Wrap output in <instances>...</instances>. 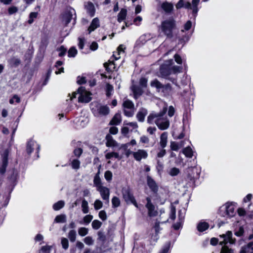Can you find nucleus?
<instances>
[{"mask_svg":"<svg viewBox=\"0 0 253 253\" xmlns=\"http://www.w3.org/2000/svg\"><path fill=\"white\" fill-rule=\"evenodd\" d=\"M209 228V225L207 222L201 221L197 225V229L199 232H203Z\"/></svg>","mask_w":253,"mask_h":253,"instance_id":"nucleus-24","label":"nucleus"},{"mask_svg":"<svg viewBox=\"0 0 253 253\" xmlns=\"http://www.w3.org/2000/svg\"><path fill=\"white\" fill-rule=\"evenodd\" d=\"M84 242L87 245H91L93 243V240L90 236H87L84 239Z\"/></svg>","mask_w":253,"mask_h":253,"instance_id":"nucleus-56","label":"nucleus"},{"mask_svg":"<svg viewBox=\"0 0 253 253\" xmlns=\"http://www.w3.org/2000/svg\"><path fill=\"white\" fill-rule=\"evenodd\" d=\"M147 203L145 205L146 208L148 210V214L150 217H155L157 215L158 212L155 210L154 205L152 203V198L148 197L146 198Z\"/></svg>","mask_w":253,"mask_h":253,"instance_id":"nucleus-8","label":"nucleus"},{"mask_svg":"<svg viewBox=\"0 0 253 253\" xmlns=\"http://www.w3.org/2000/svg\"><path fill=\"white\" fill-rule=\"evenodd\" d=\"M93 183H94V185L96 187L97 190L98 189L100 188V187H101L103 186L102 185L101 181L100 178L99 177V174H97L95 176V177L94 178V180H93Z\"/></svg>","mask_w":253,"mask_h":253,"instance_id":"nucleus-28","label":"nucleus"},{"mask_svg":"<svg viewBox=\"0 0 253 253\" xmlns=\"http://www.w3.org/2000/svg\"><path fill=\"white\" fill-rule=\"evenodd\" d=\"M98 45L97 42H94L91 43L90 46V49L92 51H95L97 49Z\"/></svg>","mask_w":253,"mask_h":253,"instance_id":"nucleus-63","label":"nucleus"},{"mask_svg":"<svg viewBox=\"0 0 253 253\" xmlns=\"http://www.w3.org/2000/svg\"><path fill=\"white\" fill-rule=\"evenodd\" d=\"M222 240L220 241L219 244L222 245L223 244H226L228 243L230 244H233L235 242V240L232 238V233L231 231H227L225 234H222L220 236Z\"/></svg>","mask_w":253,"mask_h":253,"instance_id":"nucleus-10","label":"nucleus"},{"mask_svg":"<svg viewBox=\"0 0 253 253\" xmlns=\"http://www.w3.org/2000/svg\"><path fill=\"white\" fill-rule=\"evenodd\" d=\"M184 145L183 141H181L179 143L172 141L170 142V147L172 150L177 151L179 149Z\"/></svg>","mask_w":253,"mask_h":253,"instance_id":"nucleus-27","label":"nucleus"},{"mask_svg":"<svg viewBox=\"0 0 253 253\" xmlns=\"http://www.w3.org/2000/svg\"><path fill=\"white\" fill-rule=\"evenodd\" d=\"M175 26L174 20L169 19L163 21L160 26V29L168 37H172V32Z\"/></svg>","mask_w":253,"mask_h":253,"instance_id":"nucleus-2","label":"nucleus"},{"mask_svg":"<svg viewBox=\"0 0 253 253\" xmlns=\"http://www.w3.org/2000/svg\"><path fill=\"white\" fill-rule=\"evenodd\" d=\"M106 139L107 141L106 145L107 147H115L117 146V142L113 139V137L110 135H107Z\"/></svg>","mask_w":253,"mask_h":253,"instance_id":"nucleus-23","label":"nucleus"},{"mask_svg":"<svg viewBox=\"0 0 253 253\" xmlns=\"http://www.w3.org/2000/svg\"><path fill=\"white\" fill-rule=\"evenodd\" d=\"M105 158L106 159H111L113 158L118 159L119 160L121 159L118 153L114 152L107 153L105 155Z\"/></svg>","mask_w":253,"mask_h":253,"instance_id":"nucleus-31","label":"nucleus"},{"mask_svg":"<svg viewBox=\"0 0 253 253\" xmlns=\"http://www.w3.org/2000/svg\"><path fill=\"white\" fill-rule=\"evenodd\" d=\"M244 230L243 227H240L239 230L235 232V235L237 236L240 237L243 235Z\"/></svg>","mask_w":253,"mask_h":253,"instance_id":"nucleus-61","label":"nucleus"},{"mask_svg":"<svg viewBox=\"0 0 253 253\" xmlns=\"http://www.w3.org/2000/svg\"><path fill=\"white\" fill-rule=\"evenodd\" d=\"M124 125L125 126H129L131 127L130 130L132 131L133 129H136L138 127V125L136 122H130L127 123L126 122H125L124 123Z\"/></svg>","mask_w":253,"mask_h":253,"instance_id":"nucleus-39","label":"nucleus"},{"mask_svg":"<svg viewBox=\"0 0 253 253\" xmlns=\"http://www.w3.org/2000/svg\"><path fill=\"white\" fill-rule=\"evenodd\" d=\"M168 133L167 132H164L160 136L159 144L162 148H164L167 146L168 142Z\"/></svg>","mask_w":253,"mask_h":253,"instance_id":"nucleus-20","label":"nucleus"},{"mask_svg":"<svg viewBox=\"0 0 253 253\" xmlns=\"http://www.w3.org/2000/svg\"><path fill=\"white\" fill-rule=\"evenodd\" d=\"M122 194L123 198L127 204H132L135 207L138 208V205L128 188H123Z\"/></svg>","mask_w":253,"mask_h":253,"instance_id":"nucleus-5","label":"nucleus"},{"mask_svg":"<svg viewBox=\"0 0 253 253\" xmlns=\"http://www.w3.org/2000/svg\"><path fill=\"white\" fill-rule=\"evenodd\" d=\"M97 190L99 192L102 199L107 201V203H109L110 196V190L109 188L105 186H102Z\"/></svg>","mask_w":253,"mask_h":253,"instance_id":"nucleus-13","label":"nucleus"},{"mask_svg":"<svg viewBox=\"0 0 253 253\" xmlns=\"http://www.w3.org/2000/svg\"><path fill=\"white\" fill-rule=\"evenodd\" d=\"M79 96L78 97L79 102L82 103H88L91 99V93L85 90L83 87H80L78 90Z\"/></svg>","mask_w":253,"mask_h":253,"instance_id":"nucleus-6","label":"nucleus"},{"mask_svg":"<svg viewBox=\"0 0 253 253\" xmlns=\"http://www.w3.org/2000/svg\"><path fill=\"white\" fill-rule=\"evenodd\" d=\"M85 7L90 16L92 17L94 15L95 9L93 3L90 2H87L85 4Z\"/></svg>","mask_w":253,"mask_h":253,"instance_id":"nucleus-19","label":"nucleus"},{"mask_svg":"<svg viewBox=\"0 0 253 253\" xmlns=\"http://www.w3.org/2000/svg\"><path fill=\"white\" fill-rule=\"evenodd\" d=\"M253 242L249 243L246 245L243 246L240 253H253Z\"/></svg>","mask_w":253,"mask_h":253,"instance_id":"nucleus-18","label":"nucleus"},{"mask_svg":"<svg viewBox=\"0 0 253 253\" xmlns=\"http://www.w3.org/2000/svg\"><path fill=\"white\" fill-rule=\"evenodd\" d=\"M121 115L120 114L118 113L114 116L110 124L112 125H117L121 123Z\"/></svg>","mask_w":253,"mask_h":253,"instance_id":"nucleus-26","label":"nucleus"},{"mask_svg":"<svg viewBox=\"0 0 253 253\" xmlns=\"http://www.w3.org/2000/svg\"><path fill=\"white\" fill-rule=\"evenodd\" d=\"M134 159L137 161H140L142 159H146L148 157L147 152L143 149H138L132 152Z\"/></svg>","mask_w":253,"mask_h":253,"instance_id":"nucleus-11","label":"nucleus"},{"mask_svg":"<svg viewBox=\"0 0 253 253\" xmlns=\"http://www.w3.org/2000/svg\"><path fill=\"white\" fill-rule=\"evenodd\" d=\"M126 10L125 9H122L118 14V20L119 22L123 21L126 16Z\"/></svg>","mask_w":253,"mask_h":253,"instance_id":"nucleus-29","label":"nucleus"},{"mask_svg":"<svg viewBox=\"0 0 253 253\" xmlns=\"http://www.w3.org/2000/svg\"><path fill=\"white\" fill-rule=\"evenodd\" d=\"M113 207L117 208L120 205V200L117 197H114L112 199Z\"/></svg>","mask_w":253,"mask_h":253,"instance_id":"nucleus-41","label":"nucleus"},{"mask_svg":"<svg viewBox=\"0 0 253 253\" xmlns=\"http://www.w3.org/2000/svg\"><path fill=\"white\" fill-rule=\"evenodd\" d=\"M147 114V111L146 109L142 108L141 109L136 115L137 120L139 122H143L145 116Z\"/></svg>","mask_w":253,"mask_h":253,"instance_id":"nucleus-21","label":"nucleus"},{"mask_svg":"<svg viewBox=\"0 0 253 253\" xmlns=\"http://www.w3.org/2000/svg\"><path fill=\"white\" fill-rule=\"evenodd\" d=\"M79 234L81 236H84L88 233V229L85 227H81L78 229Z\"/></svg>","mask_w":253,"mask_h":253,"instance_id":"nucleus-46","label":"nucleus"},{"mask_svg":"<svg viewBox=\"0 0 253 253\" xmlns=\"http://www.w3.org/2000/svg\"><path fill=\"white\" fill-rule=\"evenodd\" d=\"M113 91V87L110 84H107L106 85V95L107 96H110Z\"/></svg>","mask_w":253,"mask_h":253,"instance_id":"nucleus-51","label":"nucleus"},{"mask_svg":"<svg viewBox=\"0 0 253 253\" xmlns=\"http://www.w3.org/2000/svg\"><path fill=\"white\" fill-rule=\"evenodd\" d=\"M73 11H67L65 12L62 15V22L65 25H67L70 22L72 16H73Z\"/></svg>","mask_w":253,"mask_h":253,"instance_id":"nucleus-17","label":"nucleus"},{"mask_svg":"<svg viewBox=\"0 0 253 253\" xmlns=\"http://www.w3.org/2000/svg\"><path fill=\"white\" fill-rule=\"evenodd\" d=\"M20 101V98L17 95H15L11 99H10L9 103L11 104H13L15 102L17 103H19Z\"/></svg>","mask_w":253,"mask_h":253,"instance_id":"nucleus-58","label":"nucleus"},{"mask_svg":"<svg viewBox=\"0 0 253 253\" xmlns=\"http://www.w3.org/2000/svg\"><path fill=\"white\" fill-rule=\"evenodd\" d=\"M93 205L94 209L96 210L101 209L103 206V203L100 200H96Z\"/></svg>","mask_w":253,"mask_h":253,"instance_id":"nucleus-43","label":"nucleus"},{"mask_svg":"<svg viewBox=\"0 0 253 253\" xmlns=\"http://www.w3.org/2000/svg\"><path fill=\"white\" fill-rule=\"evenodd\" d=\"M38 13L37 12H31L29 14V19L28 21V23L29 24H32L35 19H36L38 17Z\"/></svg>","mask_w":253,"mask_h":253,"instance_id":"nucleus-35","label":"nucleus"},{"mask_svg":"<svg viewBox=\"0 0 253 253\" xmlns=\"http://www.w3.org/2000/svg\"><path fill=\"white\" fill-rule=\"evenodd\" d=\"M179 169L176 168H173L171 169L169 172V173L171 176L177 175L179 173Z\"/></svg>","mask_w":253,"mask_h":253,"instance_id":"nucleus-48","label":"nucleus"},{"mask_svg":"<svg viewBox=\"0 0 253 253\" xmlns=\"http://www.w3.org/2000/svg\"><path fill=\"white\" fill-rule=\"evenodd\" d=\"M98 215H99V218L103 220H105L107 219L106 213L103 210L99 211Z\"/></svg>","mask_w":253,"mask_h":253,"instance_id":"nucleus-59","label":"nucleus"},{"mask_svg":"<svg viewBox=\"0 0 253 253\" xmlns=\"http://www.w3.org/2000/svg\"><path fill=\"white\" fill-rule=\"evenodd\" d=\"M183 153L186 157L192 158L193 156V152L190 147H187L183 150Z\"/></svg>","mask_w":253,"mask_h":253,"instance_id":"nucleus-32","label":"nucleus"},{"mask_svg":"<svg viewBox=\"0 0 253 253\" xmlns=\"http://www.w3.org/2000/svg\"><path fill=\"white\" fill-rule=\"evenodd\" d=\"M147 185L149 188L155 193L158 190V186L156 182L150 176L147 178Z\"/></svg>","mask_w":253,"mask_h":253,"instance_id":"nucleus-14","label":"nucleus"},{"mask_svg":"<svg viewBox=\"0 0 253 253\" xmlns=\"http://www.w3.org/2000/svg\"><path fill=\"white\" fill-rule=\"evenodd\" d=\"M101 225L102 223L98 220H94L91 224L92 228L95 230L98 229Z\"/></svg>","mask_w":253,"mask_h":253,"instance_id":"nucleus-38","label":"nucleus"},{"mask_svg":"<svg viewBox=\"0 0 253 253\" xmlns=\"http://www.w3.org/2000/svg\"><path fill=\"white\" fill-rule=\"evenodd\" d=\"M131 89L134 93L135 98H137L140 95L142 92L141 89L135 86H132Z\"/></svg>","mask_w":253,"mask_h":253,"instance_id":"nucleus-34","label":"nucleus"},{"mask_svg":"<svg viewBox=\"0 0 253 253\" xmlns=\"http://www.w3.org/2000/svg\"><path fill=\"white\" fill-rule=\"evenodd\" d=\"M61 244L63 249L67 250L69 247L68 241L66 238H63L61 239Z\"/></svg>","mask_w":253,"mask_h":253,"instance_id":"nucleus-54","label":"nucleus"},{"mask_svg":"<svg viewBox=\"0 0 253 253\" xmlns=\"http://www.w3.org/2000/svg\"><path fill=\"white\" fill-rule=\"evenodd\" d=\"M52 249V246L46 245L43 246L41 249L40 252L42 253H50Z\"/></svg>","mask_w":253,"mask_h":253,"instance_id":"nucleus-40","label":"nucleus"},{"mask_svg":"<svg viewBox=\"0 0 253 253\" xmlns=\"http://www.w3.org/2000/svg\"><path fill=\"white\" fill-rule=\"evenodd\" d=\"M175 212H176V209L173 206H171V209H170V214L169 215L170 218L174 220L175 218Z\"/></svg>","mask_w":253,"mask_h":253,"instance_id":"nucleus-55","label":"nucleus"},{"mask_svg":"<svg viewBox=\"0 0 253 253\" xmlns=\"http://www.w3.org/2000/svg\"><path fill=\"white\" fill-rule=\"evenodd\" d=\"M100 26L99 20L97 18H94L92 20L91 24L88 27L87 31L88 33L90 34L92 31H94L96 28Z\"/></svg>","mask_w":253,"mask_h":253,"instance_id":"nucleus-15","label":"nucleus"},{"mask_svg":"<svg viewBox=\"0 0 253 253\" xmlns=\"http://www.w3.org/2000/svg\"><path fill=\"white\" fill-rule=\"evenodd\" d=\"M163 110L159 113H152L150 114L147 118V122L150 124L154 123L156 124L158 127L161 130H166L169 127V122L166 118L163 116L165 114L167 110V105L163 103Z\"/></svg>","mask_w":253,"mask_h":253,"instance_id":"nucleus-1","label":"nucleus"},{"mask_svg":"<svg viewBox=\"0 0 253 253\" xmlns=\"http://www.w3.org/2000/svg\"><path fill=\"white\" fill-rule=\"evenodd\" d=\"M115 64L112 61H109L108 63H105L104 64V66L106 68L107 70H112V69H115Z\"/></svg>","mask_w":253,"mask_h":253,"instance_id":"nucleus-47","label":"nucleus"},{"mask_svg":"<svg viewBox=\"0 0 253 253\" xmlns=\"http://www.w3.org/2000/svg\"><path fill=\"white\" fill-rule=\"evenodd\" d=\"M82 209L84 213H87L89 211L88 202L84 199L82 202Z\"/></svg>","mask_w":253,"mask_h":253,"instance_id":"nucleus-33","label":"nucleus"},{"mask_svg":"<svg viewBox=\"0 0 253 253\" xmlns=\"http://www.w3.org/2000/svg\"><path fill=\"white\" fill-rule=\"evenodd\" d=\"M66 221V216L64 214L57 215L55 218V222L57 223H64Z\"/></svg>","mask_w":253,"mask_h":253,"instance_id":"nucleus-37","label":"nucleus"},{"mask_svg":"<svg viewBox=\"0 0 253 253\" xmlns=\"http://www.w3.org/2000/svg\"><path fill=\"white\" fill-rule=\"evenodd\" d=\"M76 232L75 230H71L69 232L68 237L71 242H74L76 240Z\"/></svg>","mask_w":253,"mask_h":253,"instance_id":"nucleus-45","label":"nucleus"},{"mask_svg":"<svg viewBox=\"0 0 253 253\" xmlns=\"http://www.w3.org/2000/svg\"><path fill=\"white\" fill-rule=\"evenodd\" d=\"M91 110L97 117L105 116L109 112V109L106 106H102L97 102H93L91 104Z\"/></svg>","mask_w":253,"mask_h":253,"instance_id":"nucleus-4","label":"nucleus"},{"mask_svg":"<svg viewBox=\"0 0 253 253\" xmlns=\"http://www.w3.org/2000/svg\"><path fill=\"white\" fill-rule=\"evenodd\" d=\"M36 148L39 151L40 149L39 145L36 142L33 140H31L28 142L27 146V151L28 153H31L33 150Z\"/></svg>","mask_w":253,"mask_h":253,"instance_id":"nucleus-16","label":"nucleus"},{"mask_svg":"<svg viewBox=\"0 0 253 253\" xmlns=\"http://www.w3.org/2000/svg\"><path fill=\"white\" fill-rule=\"evenodd\" d=\"M165 65L162 66L160 69V72L162 75L164 76H168L171 73H176L181 71L182 68L180 66H174L172 67L170 71H166V68H165Z\"/></svg>","mask_w":253,"mask_h":253,"instance_id":"nucleus-12","label":"nucleus"},{"mask_svg":"<svg viewBox=\"0 0 253 253\" xmlns=\"http://www.w3.org/2000/svg\"><path fill=\"white\" fill-rule=\"evenodd\" d=\"M192 26V23L190 21H188L184 26V30H182V32H184V31H188L189 30Z\"/></svg>","mask_w":253,"mask_h":253,"instance_id":"nucleus-60","label":"nucleus"},{"mask_svg":"<svg viewBox=\"0 0 253 253\" xmlns=\"http://www.w3.org/2000/svg\"><path fill=\"white\" fill-rule=\"evenodd\" d=\"M220 253H234L233 251L229 249L226 246L222 247Z\"/></svg>","mask_w":253,"mask_h":253,"instance_id":"nucleus-57","label":"nucleus"},{"mask_svg":"<svg viewBox=\"0 0 253 253\" xmlns=\"http://www.w3.org/2000/svg\"><path fill=\"white\" fill-rule=\"evenodd\" d=\"M64 205L65 203L63 201H59L53 205V208L54 210L58 211L62 208Z\"/></svg>","mask_w":253,"mask_h":253,"instance_id":"nucleus-36","label":"nucleus"},{"mask_svg":"<svg viewBox=\"0 0 253 253\" xmlns=\"http://www.w3.org/2000/svg\"><path fill=\"white\" fill-rule=\"evenodd\" d=\"M129 128L126 126L123 127L121 129V132H122V134H123L124 135H126L127 134H128V133L129 132Z\"/></svg>","mask_w":253,"mask_h":253,"instance_id":"nucleus-62","label":"nucleus"},{"mask_svg":"<svg viewBox=\"0 0 253 253\" xmlns=\"http://www.w3.org/2000/svg\"><path fill=\"white\" fill-rule=\"evenodd\" d=\"M93 219V216L90 214L86 215L83 218L84 222L85 224H89Z\"/></svg>","mask_w":253,"mask_h":253,"instance_id":"nucleus-50","label":"nucleus"},{"mask_svg":"<svg viewBox=\"0 0 253 253\" xmlns=\"http://www.w3.org/2000/svg\"><path fill=\"white\" fill-rule=\"evenodd\" d=\"M151 86L160 89L162 87V84L157 80H155L151 82Z\"/></svg>","mask_w":253,"mask_h":253,"instance_id":"nucleus-42","label":"nucleus"},{"mask_svg":"<svg viewBox=\"0 0 253 253\" xmlns=\"http://www.w3.org/2000/svg\"><path fill=\"white\" fill-rule=\"evenodd\" d=\"M7 156H8L7 152H5L4 154L2 166L0 170L1 173H4L5 171V169L7 166Z\"/></svg>","mask_w":253,"mask_h":253,"instance_id":"nucleus-30","label":"nucleus"},{"mask_svg":"<svg viewBox=\"0 0 253 253\" xmlns=\"http://www.w3.org/2000/svg\"><path fill=\"white\" fill-rule=\"evenodd\" d=\"M112 173L110 170H107L105 172L104 177L108 181H110L112 179Z\"/></svg>","mask_w":253,"mask_h":253,"instance_id":"nucleus-53","label":"nucleus"},{"mask_svg":"<svg viewBox=\"0 0 253 253\" xmlns=\"http://www.w3.org/2000/svg\"><path fill=\"white\" fill-rule=\"evenodd\" d=\"M200 0H192V4L189 2H184V0H179L175 5L177 9L184 7L187 9H191L194 14H196L198 11L197 5L199 3Z\"/></svg>","mask_w":253,"mask_h":253,"instance_id":"nucleus-3","label":"nucleus"},{"mask_svg":"<svg viewBox=\"0 0 253 253\" xmlns=\"http://www.w3.org/2000/svg\"><path fill=\"white\" fill-rule=\"evenodd\" d=\"M77 53V50L75 47H72L68 51V56L69 57H75Z\"/></svg>","mask_w":253,"mask_h":253,"instance_id":"nucleus-49","label":"nucleus"},{"mask_svg":"<svg viewBox=\"0 0 253 253\" xmlns=\"http://www.w3.org/2000/svg\"><path fill=\"white\" fill-rule=\"evenodd\" d=\"M175 62L178 64H181L182 60L181 57L178 54H175L174 56Z\"/></svg>","mask_w":253,"mask_h":253,"instance_id":"nucleus-64","label":"nucleus"},{"mask_svg":"<svg viewBox=\"0 0 253 253\" xmlns=\"http://www.w3.org/2000/svg\"><path fill=\"white\" fill-rule=\"evenodd\" d=\"M124 113L127 117H131L134 114V105L130 100H126L123 103Z\"/></svg>","mask_w":253,"mask_h":253,"instance_id":"nucleus-9","label":"nucleus"},{"mask_svg":"<svg viewBox=\"0 0 253 253\" xmlns=\"http://www.w3.org/2000/svg\"><path fill=\"white\" fill-rule=\"evenodd\" d=\"M161 7L166 12H169L173 9V6L171 3L165 2L162 4Z\"/></svg>","mask_w":253,"mask_h":253,"instance_id":"nucleus-25","label":"nucleus"},{"mask_svg":"<svg viewBox=\"0 0 253 253\" xmlns=\"http://www.w3.org/2000/svg\"><path fill=\"white\" fill-rule=\"evenodd\" d=\"M221 215L223 216L231 217L234 214V209L229 203H226L219 209Z\"/></svg>","mask_w":253,"mask_h":253,"instance_id":"nucleus-7","label":"nucleus"},{"mask_svg":"<svg viewBox=\"0 0 253 253\" xmlns=\"http://www.w3.org/2000/svg\"><path fill=\"white\" fill-rule=\"evenodd\" d=\"M71 166L74 169H78L80 168V162L78 159H74L71 162Z\"/></svg>","mask_w":253,"mask_h":253,"instance_id":"nucleus-44","label":"nucleus"},{"mask_svg":"<svg viewBox=\"0 0 253 253\" xmlns=\"http://www.w3.org/2000/svg\"><path fill=\"white\" fill-rule=\"evenodd\" d=\"M125 49V48L123 45H120L118 47L117 51L114 52L113 55L115 60L119 59L120 58V55L124 53Z\"/></svg>","mask_w":253,"mask_h":253,"instance_id":"nucleus-22","label":"nucleus"},{"mask_svg":"<svg viewBox=\"0 0 253 253\" xmlns=\"http://www.w3.org/2000/svg\"><path fill=\"white\" fill-rule=\"evenodd\" d=\"M170 244L169 243H167L160 251L159 253H168L170 249Z\"/></svg>","mask_w":253,"mask_h":253,"instance_id":"nucleus-52","label":"nucleus"}]
</instances>
